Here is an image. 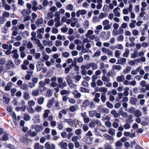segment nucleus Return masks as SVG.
Here are the masks:
<instances>
[{
	"label": "nucleus",
	"mask_w": 149,
	"mask_h": 149,
	"mask_svg": "<svg viewBox=\"0 0 149 149\" xmlns=\"http://www.w3.org/2000/svg\"><path fill=\"white\" fill-rule=\"evenodd\" d=\"M49 56L45 52L43 54L42 56V58L44 61H47L49 59Z\"/></svg>",
	"instance_id": "nucleus-33"
},
{
	"label": "nucleus",
	"mask_w": 149,
	"mask_h": 149,
	"mask_svg": "<svg viewBox=\"0 0 149 149\" xmlns=\"http://www.w3.org/2000/svg\"><path fill=\"white\" fill-rule=\"evenodd\" d=\"M32 120L35 124L40 123V115L38 114L34 115L33 116Z\"/></svg>",
	"instance_id": "nucleus-4"
},
{
	"label": "nucleus",
	"mask_w": 149,
	"mask_h": 149,
	"mask_svg": "<svg viewBox=\"0 0 149 149\" xmlns=\"http://www.w3.org/2000/svg\"><path fill=\"white\" fill-rule=\"evenodd\" d=\"M108 133L112 135H115V130L112 128L109 129L108 131Z\"/></svg>",
	"instance_id": "nucleus-37"
},
{
	"label": "nucleus",
	"mask_w": 149,
	"mask_h": 149,
	"mask_svg": "<svg viewBox=\"0 0 149 149\" xmlns=\"http://www.w3.org/2000/svg\"><path fill=\"white\" fill-rule=\"evenodd\" d=\"M43 67V64L41 62H38L37 64V70L40 71Z\"/></svg>",
	"instance_id": "nucleus-22"
},
{
	"label": "nucleus",
	"mask_w": 149,
	"mask_h": 149,
	"mask_svg": "<svg viewBox=\"0 0 149 149\" xmlns=\"http://www.w3.org/2000/svg\"><path fill=\"white\" fill-rule=\"evenodd\" d=\"M39 93V91L38 90H35L32 92V94L34 96H37L38 95Z\"/></svg>",
	"instance_id": "nucleus-63"
},
{
	"label": "nucleus",
	"mask_w": 149,
	"mask_h": 149,
	"mask_svg": "<svg viewBox=\"0 0 149 149\" xmlns=\"http://www.w3.org/2000/svg\"><path fill=\"white\" fill-rule=\"evenodd\" d=\"M3 6L4 9L8 11L11 9V6L7 4L6 3L4 5H3Z\"/></svg>",
	"instance_id": "nucleus-39"
},
{
	"label": "nucleus",
	"mask_w": 149,
	"mask_h": 149,
	"mask_svg": "<svg viewBox=\"0 0 149 149\" xmlns=\"http://www.w3.org/2000/svg\"><path fill=\"white\" fill-rule=\"evenodd\" d=\"M45 32V29L43 28H42L38 29L37 31V34L43 33Z\"/></svg>",
	"instance_id": "nucleus-49"
},
{
	"label": "nucleus",
	"mask_w": 149,
	"mask_h": 149,
	"mask_svg": "<svg viewBox=\"0 0 149 149\" xmlns=\"http://www.w3.org/2000/svg\"><path fill=\"white\" fill-rule=\"evenodd\" d=\"M83 25L84 29H87L88 28L89 25V21L87 20H85L83 23Z\"/></svg>",
	"instance_id": "nucleus-34"
},
{
	"label": "nucleus",
	"mask_w": 149,
	"mask_h": 149,
	"mask_svg": "<svg viewBox=\"0 0 149 149\" xmlns=\"http://www.w3.org/2000/svg\"><path fill=\"white\" fill-rule=\"evenodd\" d=\"M114 122L112 123V126L115 128H117L119 126V123H120L119 120L118 118L115 119Z\"/></svg>",
	"instance_id": "nucleus-12"
},
{
	"label": "nucleus",
	"mask_w": 149,
	"mask_h": 149,
	"mask_svg": "<svg viewBox=\"0 0 149 149\" xmlns=\"http://www.w3.org/2000/svg\"><path fill=\"white\" fill-rule=\"evenodd\" d=\"M64 122L67 123L71 127H73L75 124V121L72 119H65L64 120Z\"/></svg>",
	"instance_id": "nucleus-3"
},
{
	"label": "nucleus",
	"mask_w": 149,
	"mask_h": 149,
	"mask_svg": "<svg viewBox=\"0 0 149 149\" xmlns=\"http://www.w3.org/2000/svg\"><path fill=\"white\" fill-rule=\"evenodd\" d=\"M58 145L62 149L66 148L68 146V143L63 141L59 142Z\"/></svg>",
	"instance_id": "nucleus-15"
},
{
	"label": "nucleus",
	"mask_w": 149,
	"mask_h": 149,
	"mask_svg": "<svg viewBox=\"0 0 149 149\" xmlns=\"http://www.w3.org/2000/svg\"><path fill=\"white\" fill-rule=\"evenodd\" d=\"M120 9L119 7H117L115 8L113 10L114 15L118 17H120Z\"/></svg>",
	"instance_id": "nucleus-5"
},
{
	"label": "nucleus",
	"mask_w": 149,
	"mask_h": 149,
	"mask_svg": "<svg viewBox=\"0 0 149 149\" xmlns=\"http://www.w3.org/2000/svg\"><path fill=\"white\" fill-rule=\"evenodd\" d=\"M96 111H91L89 112V116L90 117H94Z\"/></svg>",
	"instance_id": "nucleus-59"
},
{
	"label": "nucleus",
	"mask_w": 149,
	"mask_h": 149,
	"mask_svg": "<svg viewBox=\"0 0 149 149\" xmlns=\"http://www.w3.org/2000/svg\"><path fill=\"white\" fill-rule=\"evenodd\" d=\"M78 108V106L77 105H74L72 106L69 108L70 110L72 112H74L76 111Z\"/></svg>",
	"instance_id": "nucleus-20"
},
{
	"label": "nucleus",
	"mask_w": 149,
	"mask_h": 149,
	"mask_svg": "<svg viewBox=\"0 0 149 149\" xmlns=\"http://www.w3.org/2000/svg\"><path fill=\"white\" fill-rule=\"evenodd\" d=\"M109 21L108 20L106 19L103 21L102 24L104 26L109 24Z\"/></svg>",
	"instance_id": "nucleus-64"
},
{
	"label": "nucleus",
	"mask_w": 149,
	"mask_h": 149,
	"mask_svg": "<svg viewBox=\"0 0 149 149\" xmlns=\"http://www.w3.org/2000/svg\"><path fill=\"white\" fill-rule=\"evenodd\" d=\"M121 54L120 51L118 50H116L115 52V57L116 58H119Z\"/></svg>",
	"instance_id": "nucleus-48"
},
{
	"label": "nucleus",
	"mask_w": 149,
	"mask_h": 149,
	"mask_svg": "<svg viewBox=\"0 0 149 149\" xmlns=\"http://www.w3.org/2000/svg\"><path fill=\"white\" fill-rule=\"evenodd\" d=\"M50 113L49 110H46L45 111V112L43 114V117L44 118H47L49 114Z\"/></svg>",
	"instance_id": "nucleus-47"
},
{
	"label": "nucleus",
	"mask_w": 149,
	"mask_h": 149,
	"mask_svg": "<svg viewBox=\"0 0 149 149\" xmlns=\"http://www.w3.org/2000/svg\"><path fill=\"white\" fill-rule=\"evenodd\" d=\"M131 68V67H127L126 68L123 70V73L125 74L128 73L130 71Z\"/></svg>",
	"instance_id": "nucleus-51"
},
{
	"label": "nucleus",
	"mask_w": 149,
	"mask_h": 149,
	"mask_svg": "<svg viewBox=\"0 0 149 149\" xmlns=\"http://www.w3.org/2000/svg\"><path fill=\"white\" fill-rule=\"evenodd\" d=\"M17 27L16 26H14L13 27L12 29V30H14L12 33V35L13 36H16L18 33V32L16 30H17Z\"/></svg>",
	"instance_id": "nucleus-38"
},
{
	"label": "nucleus",
	"mask_w": 149,
	"mask_h": 149,
	"mask_svg": "<svg viewBox=\"0 0 149 149\" xmlns=\"http://www.w3.org/2000/svg\"><path fill=\"white\" fill-rule=\"evenodd\" d=\"M54 107L55 109L57 110H58L61 109L60 104L58 101L55 102Z\"/></svg>",
	"instance_id": "nucleus-35"
},
{
	"label": "nucleus",
	"mask_w": 149,
	"mask_h": 149,
	"mask_svg": "<svg viewBox=\"0 0 149 149\" xmlns=\"http://www.w3.org/2000/svg\"><path fill=\"white\" fill-rule=\"evenodd\" d=\"M101 52L99 49L97 50L96 52L94 54L93 57H98L100 56L101 55Z\"/></svg>",
	"instance_id": "nucleus-28"
},
{
	"label": "nucleus",
	"mask_w": 149,
	"mask_h": 149,
	"mask_svg": "<svg viewBox=\"0 0 149 149\" xmlns=\"http://www.w3.org/2000/svg\"><path fill=\"white\" fill-rule=\"evenodd\" d=\"M35 130L38 132L41 131L43 129L42 126L38 125H36L35 127Z\"/></svg>",
	"instance_id": "nucleus-36"
},
{
	"label": "nucleus",
	"mask_w": 149,
	"mask_h": 149,
	"mask_svg": "<svg viewBox=\"0 0 149 149\" xmlns=\"http://www.w3.org/2000/svg\"><path fill=\"white\" fill-rule=\"evenodd\" d=\"M22 14L24 17V19L23 21L25 22L28 20V13L27 11L25 9L23 10L22 11Z\"/></svg>",
	"instance_id": "nucleus-13"
},
{
	"label": "nucleus",
	"mask_w": 149,
	"mask_h": 149,
	"mask_svg": "<svg viewBox=\"0 0 149 149\" xmlns=\"http://www.w3.org/2000/svg\"><path fill=\"white\" fill-rule=\"evenodd\" d=\"M39 88L41 91H43L46 90V88L44 86L46 85L45 82L40 81L39 83Z\"/></svg>",
	"instance_id": "nucleus-8"
},
{
	"label": "nucleus",
	"mask_w": 149,
	"mask_h": 149,
	"mask_svg": "<svg viewBox=\"0 0 149 149\" xmlns=\"http://www.w3.org/2000/svg\"><path fill=\"white\" fill-rule=\"evenodd\" d=\"M65 79L68 85L70 88L73 87L75 89L76 88L77 85H75L73 83V81L70 78V76L69 75L66 77Z\"/></svg>",
	"instance_id": "nucleus-1"
},
{
	"label": "nucleus",
	"mask_w": 149,
	"mask_h": 149,
	"mask_svg": "<svg viewBox=\"0 0 149 149\" xmlns=\"http://www.w3.org/2000/svg\"><path fill=\"white\" fill-rule=\"evenodd\" d=\"M94 33V31L93 30H89L88 31L87 33H86L85 36L87 38L89 36L92 35Z\"/></svg>",
	"instance_id": "nucleus-40"
},
{
	"label": "nucleus",
	"mask_w": 149,
	"mask_h": 149,
	"mask_svg": "<svg viewBox=\"0 0 149 149\" xmlns=\"http://www.w3.org/2000/svg\"><path fill=\"white\" fill-rule=\"evenodd\" d=\"M136 21L135 20H132L131 22L129 24V26L130 28L133 29L135 27V23Z\"/></svg>",
	"instance_id": "nucleus-29"
},
{
	"label": "nucleus",
	"mask_w": 149,
	"mask_h": 149,
	"mask_svg": "<svg viewBox=\"0 0 149 149\" xmlns=\"http://www.w3.org/2000/svg\"><path fill=\"white\" fill-rule=\"evenodd\" d=\"M67 86V84L66 82L65 81H64L63 83H61L60 85H59V87L62 89L63 88Z\"/></svg>",
	"instance_id": "nucleus-52"
},
{
	"label": "nucleus",
	"mask_w": 149,
	"mask_h": 149,
	"mask_svg": "<svg viewBox=\"0 0 149 149\" xmlns=\"http://www.w3.org/2000/svg\"><path fill=\"white\" fill-rule=\"evenodd\" d=\"M125 79V77L123 75L118 76L116 78L117 81L118 82H123L124 81Z\"/></svg>",
	"instance_id": "nucleus-25"
},
{
	"label": "nucleus",
	"mask_w": 149,
	"mask_h": 149,
	"mask_svg": "<svg viewBox=\"0 0 149 149\" xmlns=\"http://www.w3.org/2000/svg\"><path fill=\"white\" fill-rule=\"evenodd\" d=\"M53 58L56 59V62L57 63H60L61 62V60L60 58H59V55L58 53L54 54L52 56Z\"/></svg>",
	"instance_id": "nucleus-6"
},
{
	"label": "nucleus",
	"mask_w": 149,
	"mask_h": 149,
	"mask_svg": "<svg viewBox=\"0 0 149 149\" xmlns=\"http://www.w3.org/2000/svg\"><path fill=\"white\" fill-rule=\"evenodd\" d=\"M80 91L82 92L89 93V91L88 89L82 87L80 88Z\"/></svg>",
	"instance_id": "nucleus-55"
},
{
	"label": "nucleus",
	"mask_w": 149,
	"mask_h": 149,
	"mask_svg": "<svg viewBox=\"0 0 149 149\" xmlns=\"http://www.w3.org/2000/svg\"><path fill=\"white\" fill-rule=\"evenodd\" d=\"M103 10L104 12L109 11L110 8H109L108 6L107 5H105L103 8Z\"/></svg>",
	"instance_id": "nucleus-45"
},
{
	"label": "nucleus",
	"mask_w": 149,
	"mask_h": 149,
	"mask_svg": "<svg viewBox=\"0 0 149 149\" xmlns=\"http://www.w3.org/2000/svg\"><path fill=\"white\" fill-rule=\"evenodd\" d=\"M58 128L59 130H62L64 126L61 121L58 123Z\"/></svg>",
	"instance_id": "nucleus-43"
},
{
	"label": "nucleus",
	"mask_w": 149,
	"mask_h": 149,
	"mask_svg": "<svg viewBox=\"0 0 149 149\" xmlns=\"http://www.w3.org/2000/svg\"><path fill=\"white\" fill-rule=\"evenodd\" d=\"M100 95V93H96L95 97L93 99V100L94 102L98 103L100 101V100L99 99Z\"/></svg>",
	"instance_id": "nucleus-16"
},
{
	"label": "nucleus",
	"mask_w": 149,
	"mask_h": 149,
	"mask_svg": "<svg viewBox=\"0 0 149 149\" xmlns=\"http://www.w3.org/2000/svg\"><path fill=\"white\" fill-rule=\"evenodd\" d=\"M81 69H84L85 70V69H88L90 68V63L87 64L86 65H82L81 66Z\"/></svg>",
	"instance_id": "nucleus-53"
},
{
	"label": "nucleus",
	"mask_w": 149,
	"mask_h": 149,
	"mask_svg": "<svg viewBox=\"0 0 149 149\" xmlns=\"http://www.w3.org/2000/svg\"><path fill=\"white\" fill-rule=\"evenodd\" d=\"M90 67L92 68L93 70L96 69L97 68V65L96 64L94 63H90Z\"/></svg>",
	"instance_id": "nucleus-32"
},
{
	"label": "nucleus",
	"mask_w": 149,
	"mask_h": 149,
	"mask_svg": "<svg viewBox=\"0 0 149 149\" xmlns=\"http://www.w3.org/2000/svg\"><path fill=\"white\" fill-rule=\"evenodd\" d=\"M46 149H55V146L53 144H50L48 142L46 143L45 145Z\"/></svg>",
	"instance_id": "nucleus-7"
},
{
	"label": "nucleus",
	"mask_w": 149,
	"mask_h": 149,
	"mask_svg": "<svg viewBox=\"0 0 149 149\" xmlns=\"http://www.w3.org/2000/svg\"><path fill=\"white\" fill-rule=\"evenodd\" d=\"M10 14L7 11H5L2 14V16L3 17L5 18L8 17L10 16Z\"/></svg>",
	"instance_id": "nucleus-62"
},
{
	"label": "nucleus",
	"mask_w": 149,
	"mask_h": 149,
	"mask_svg": "<svg viewBox=\"0 0 149 149\" xmlns=\"http://www.w3.org/2000/svg\"><path fill=\"white\" fill-rule=\"evenodd\" d=\"M130 53L129 49L128 48H126L125 50V52L123 53V56L125 57H128Z\"/></svg>",
	"instance_id": "nucleus-30"
},
{
	"label": "nucleus",
	"mask_w": 149,
	"mask_h": 149,
	"mask_svg": "<svg viewBox=\"0 0 149 149\" xmlns=\"http://www.w3.org/2000/svg\"><path fill=\"white\" fill-rule=\"evenodd\" d=\"M43 44L44 46H48V47L51 46L53 45L52 42L51 40L47 41L45 40H44L43 41Z\"/></svg>",
	"instance_id": "nucleus-14"
},
{
	"label": "nucleus",
	"mask_w": 149,
	"mask_h": 149,
	"mask_svg": "<svg viewBox=\"0 0 149 149\" xmlns=\"http://www.w3.org/2000/svg\"><path fill=\"white\" fill-rule=\"evenodd\" d=\"M106 34V33L105 31H102L100 34V36L102 38L104 39L107 40L109 38L110 36H109L108 37H105Z\"/></svg>",
	"instance_id": "nucleus-27"
},
{
	"label": "nucleus",
	"mask_w": 149,
	"mask_h": 149,
	"mask_svg": "<svg viewBox=\"0 0 149 149\" xmlns=\"http://www.w3.org/2000/svg\"><path fill=\"white\" fill-rule=\"evenodd\" d=\"M129 88L126 87L124 89V95L125 96H127L129 95Z\"/></svg>",
	"instance_id": "nucleus-60"
},
{
	"label": "nucleus",
	"mask_w": 149,
	"mask_h": 149,
	"mask_svg": "<svg viewBox=\"0 0 149 149\" xmlns=\"http://www.w3.org/2000/svg\"><path fill=\"white\" fill-rule=\"evenodd\" d=\"M89 104V101L87 100H85L82 103V106L84 107H86L88 106Z\"/></svg>",
	"instance_id": "nucleus-46"
},
{
	"label": "nucleus",
	"mask_w": 149,
	"mask_h": 149,
	"mask_svg": "<svg viewBox=\"0 0 149 149\" xmlns=\"http://www.w3.org/2000/svg\"><path fill=\"white\" fill-rule=\"evenodd\" d=\"M43 19L42 18H40L37 19L36 23L38 27H40L42 26V25L43 24Z\"/></svg>",
	"instance_id": "nucleus-10"
},
{
	"label": "nucleus",
	"mask_w": 149,
	"mask_h": 149,
	"mask_svg": "<svg viewBox=\"0 0 149 149\" xmlns=\"http://www.w3.org/2000/svg\"><path fill=\"white\" fill-rule=\"evenodd\" d=\"M112 68L114 70H119L121 69V67L119 65H114L113 66Z\"/></svg>",
	"instance_id": "nucleus-44"
},
{
	"label": "nucleus",
	"mask_w": 149,
	"mask_h": 149,
	"mask_svg": "<svg viewBox=\"0 0 149 149\" xmlns=\"http://www.w3.org/2000/svg\"><path fill=\"white\" fill-rule=\"evenodd\" d=\"M35 149H44V147L43 146L40 145L38 143H36L34 145Z\"/></svg>",
	"instance_id": "nucleus-23"
},
{
	"label": "nucleus",
	"mask_w": 149,
	"mask_h": 149,
	"mask_svg": "<svg viewBox=\"0 0 149 149\" xmlns=\"http://www.w3.org/2000/svg\"><path fill=\"white\" fill-rule=\"evenodd\" d=\"M28 65V61L27 60H26L24 61L23 64L22 65V68L24 70H26L28 68L26 66Z\"/></svg>",
	"instance_id": "nucleus-21"
},
{
	"label": "nucleus",
	"mask_w": 149,
	"mask_h": 149,
	"mask_svg": "<svg viewBox=\"0 0 149 149\" xmlns=\"http://www.w3.org/2000/svg\"><path fill=\"white\" fill-rule=\"evenodd\" d=\"M134 114L135 117H139L141 116L142 114L140 110L138 109H136L134 113Z\"/></svg>",
	"instance_id": "nucleus-24"
},
{
	"label": "nucleus",
	"mask_w": 149,
	"mask_h": 149,
	"mask_svg": "<svg viewBox=\"0 0 149 149\" xmlns=\"http://www.w3.org/2000/svg\"><path fill=\"white\" fill-rule=\"evenodd\" d=\"M12 83L11 82H9L7 84L5 88V90L6 91H8L10 90L11 88L12 87Z\"/></svg>",
	"instance_id": "nucleus-26"
},
{
	"label": "nucleus",
	"mask_w": 149,
	"mask_h": 149,
	"mask_svg": "<svg viewBox=\"0 0 149 149\" xmlns=\"http://www.w3.org/2000/svg\"><path fill=\"white\" fill-rule=\"evenodd\" d=\"M126 59L125 58H122L118 60L117 64L123 65L126 62Z\"/></svg>",
	"instance_id": "nucleus-18"
},
{
	"label": "nucleus",
	"mask_w": 149,
	"mask_h": 149,
	"mask_svg": "<svg viewBox=\"0 0 149 149\" xmlns=\"http://www.w3.org/2000/svg\"><path fill=\"white\" fill-rule=\"evenodd\" d=\"M15 66L14 63L10 60H8V63L6 65V67L7 69H10L11 67L13 68Z\"/></svg>",
	"instance_id": "nucleus-9"
},
{
	"label": "nucleus",
	"mask_w": 149,
	"mask_h": 149,
	"mask_svg": "<svg viewBox=\"0 0 149 149\" xmlns=\"http://www.w3.org/2000/svg\"><path fill=\"white\" fill-rule=\"evenodd\" d=\"M132 32L133 35L134 36H138L139 33V31L136 29L133 30Z\"/></svg>",
	"instance_id": "nucleus-54"
},
{
	"label": "nucleus",
	"mask_w": 149,
	"mask_h": 149,
	"mask_svg": "<svg viewBox=\"0 0 149 149\" xmlns=\"http://www.w3.org/2000/svg\"><path fill=\"white\" fill-rule=\"evenodd\" d=\"M87 13V11L84 9L79 10L76 12V16L77 17H80L81 15H83L86 14Z\"/></svg>",
	"instance_id": "nucleus-2"
},
{
	"label": "nucleus",
	"mask_w": 149,
	"mask_h": 149,
	"mask_svg": "<svg viewBox=\"0 0 149 149\" xmlns=\"http://www.w3.org/2000/svg\"><path fill=\"white\" fill-rule=\"evenodd\" d=\"M54 24V21L53 19L49 20L47 23V25L49 26H52Z\"/></svg>",
	"instance_id": "nucleus-58"
},
{
	"label": "nucleus",
	"mask_w": 149,
	"mask_h": 149,
	"mask_svg": "<svg viewBox=\"0 0 149 149\" xmlns=\"http://www.w3.org/2000/svg\"><path fill=\"white\" fill-rule=\"evenodd\" d=\"M107 91V89L105 87H101L99 88L98 90H97V91L103 93H106Z\"/></svg>",
	"instance_id": "nucleus-19"
},
{
	"label": "nucleus",
	"mask_w": 149,
	"mask_h": 149,
	"mask_svg": "<svg viewBox=\"0 0 149 149\" xmlns=\"http://www.w3.org/2000/svg\"><path fill=\"white\" fill-rule=\"evenodd\" d=\"M82 133L81 130L80 129H77L75 131V133L77 135H81Z\"/></svg>",
	"instance_id": "nucleus-56"
},
{
	"label": "nucleus",
	"mask_w": 149,
	"mask_h": 149,
	"mask_svg": "<svg viewBox=\"0 0 149 149\" xmlns=\"http://www.w3.org/2000/svg\"><path fill=\"white\" fill-rule=\"evenodd\" d=\"M44 99L43 97L39 98L38 100V103L40 105L42 104L44 102Z\"/></svg>",
	"instance_id": "nucleus-41"
},
{
	"label": "nucleus",
	"mask_w": 149,
	"mask_h": 149,
	"mask_svg": "<svg viewBox=\"0 0 149 149\" xmlns=\"http://www.w3.org/2000/svg\"><path fill=\"white\" fill-rule=\"evenodd\" d=\"M66 9L67 10L70 11H73L74 10V7L73 5L71 4L67 5L66 7Z\"/></svg>",
	"instance_id": "nucleus-17"
},
{
	"label": "nucleus",
	"mask_w": 149,
	"mask_h": 149,
	"mask_svg": "<svg viewBox=\"0 0 149 149\" xmlns=\"http://www.w3.org/2000/svg\"><path fill=\"white\" fill-rule=\"evenodd\" d=\"M115 145L118 147H121L123 146V143L119 141H117L115 143Z\"/></svg>",
	"instance_id": "nucleus-61"
},
{
	"label": "nucleus",
	"mask_w": 149,
	"mask_h": 149,
	"mask_svg": "<svg viewBox=\"0 0 149 149\" xmlns=\"http://www.w3.org/2000/svg\"><path fill=\"white\" fill-rule=\"evenodd\" d=\"M53 102L52 100H49L48 101L47 106L48 108H50L53 104Z\"/></svg>",
	"instance_id": "nucleus-42"
},
{
	"label": "nucleus",
	"mask_w": 149,
	"mask_h": 149,
	"mask_svg": "<svg viewBox=\"0 0 149 149\" xmlns=\"http://www.w3.org/2000/svg\"><path fill=\"white\" fill-rule=\"evenodd\" d=\"M102 50L103 53H106L109 55L112 56L113 54L112 52L108 49L103 47L102 48Z\"/></svg>",
	"instance_id": "nucleus-11"
},
{
	"label": "nucleus",
	"mask_w": 149,
	"mask_h": 149,
	"mask_svg": "<svg viewBox=\"0 0 149 149\" xmlns=\"http://www.w3.org/2000/svg\"><path fill=\"white\" fill-rule=\"evenodd\" d=\"M73 93L74 97L77 98L80 97L81 96V94L76 90L74 91Z\"/></svg>",
	"instance_id": "nucleus-31"
},
{
	"label": "nucleus",
	"mask_w": 149,
	"mask_h": 149,
	"mask_svg": "<svg viewBox=\"0 0 149 149\" xmlns=\"http://www.w3.org/2000/svg\"><path fill=\"white\" fill-rule=\"evenodd\" d=\"M55 45L57 47L61 46L62 45V42L59 40H56V41Z\"/></svg>",
	"instance_id": "nucleus-57"
},
{
	"label": "nucleus",
	"mask_w": 149,
	"mask_h": 149,
	"mask_svg": "<svg viewBox=\"0 0 149 149\" xmlns=\"http://www.w3.org/2000/svg\"><path fill=\"white\" fill-rule=\"evenodd\" d=\"M70 93V91H67L65 90H63L61 91V94L62 95L66 94L68 95Z\"/></svg>",
	"instance_id": "nucleus-50"
}]
</instances>
